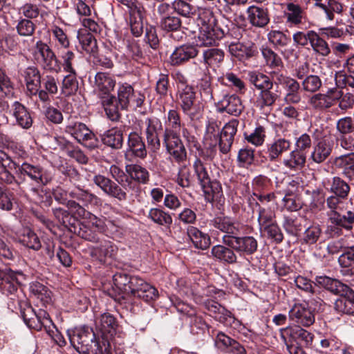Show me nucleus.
Masks as SVG:
<instances>
[{
    "mask_svg": "<svg viewBox=\"0 0 354 354\" xmlns=\"http://www.w3.org/2000/svg\"><path fill=\"white\" fill-rule=\"evenodd\" d=\"M313 51L321 57H328L331 50L328 42L316 32L313 40L310 42Z\"/></svg>",
    "mask_w": 354,
    "mask_h": 354,
    "instance_id": "nucleus-49",
    "label": "nucleus"
},
{
    "mask_svg": "<svg viewBox=\"0 0 354 354\" xmlns=\"http://www.w3.org/2000/svg\"><path fill=\"white\" fill-rule=\"evenodd\" d=\"M277 80L285 87L286 94L284 100L287 104H297L301 101L299 93L300 84L293 78L285 77L280 75L277 77Z\"/></svg>",
    "mask_w": 354,
    "mask_h": 354,
    "instance_id": "nucleus-25",
    "label": "nucleus"
},
{
    "mask_svg": "<svg viewBox=\"0 0 354 354\" xmlns=\"http://www.w3.org/2000/svg\"><path fill=\"white\" fill-rule=\"evenodd\" d=\"M145 97L140 91H135L129 84L124 83L119 86L118 90V100L122 110L129 107L136 109L141 107Z\"/></svg>",
    "mask_w": 354,
    "mask_h": 354,
    "instance_id": "nucleus-8",
    "label": "nucleus"
},
{
    "mask_svg": "<svg viewBox=\"0 0 354 354\" xmlns=\"http://www.w3.org/2000/svg\"><path fill=\"white\" fill-rule=\"evenodd\" d=\"M289 318L299 326L308 327L315 320V313L307 303H296L290 309Z\"/></svg>",
    "mask_w": 354,
    "mask_h": 354,
    "instance_id": "nucleus-14",
    "label": "nucleus"
},
{
    "mask_svg": "<svg viewBox=\"0 0 354 354\" xmlns=\"http://www.w3.org/2000/svg\"><path fill=\"white\" fill-rule=\"evenodd\" d=\"M282 225L285 231L293 236H297L302 230L301 221L297 217L284 216Z\"/></svg>",
    "mask_w": 354,
    "mask_h": 354,
    "instance_id": "nucleus-55",
    "label": "nucleus"
},
{
    "mask_svg": "<svg viewBox=\"0 0 354 354\" xmlns=\"http://www.w3.org/2000/svg\"><path fill=\"white\" fill-rule=\"evenodd\" d=\"M211 224L216 229L225 233L223 237L235 236L239 233V225L227 216H217L211 221Z\"/></svg>",
    "mask_w": 354,
    "mask_h": 354,
    "instance_id": "nucleus-27",
    "label": "nucleus"
},
{
    "mask_svg": "<svg viewBox=\"0 0 354 354\" xmlns=\"http://www.w3.org/2000/svg\"><path fill=\"white\" fill-rule=\"evenodd\" d=\"M33 57L36 62L46 71H57L59 64L57 57L50 46L41 41H37Z\"/></svg>",
    "mask_w": 354,
    "mask_h": 354,
    "instance_id": "nucleus-9",
    "label": "nucleus"
},
{
    "mask_svg": "<svg viewBox=\"0 0 354 354\" xmlns=\"http://www.w3.org/2000/svg\"><path fill=\"white\" fill-rule=\"evenodd\" d=\"M177 100L183 113L192 121L199 120L203 113V108L196 102V93L192 86L182 84L178 86Z\"/></svg>",
    "mask_w": 354,
    "mask_h": 354,
    "instance_id": "nucleus-4",
    "label": "nucleus"
},
{
    "mask_svg": "<svg viewBox=\"0 0 354 354\" xmlns=\"http://www.w3.org/2000/svg\"><path fill=\"white\" fill-rule=\"evenodd\" d=\"M189 1L186 0H174L171 3V8L178 15L185 18H191L195 15L196 9Z\"/></svg>",
    "mask_w": 354,
    "mask_h": 354,
    "instance_id": "nucleus-50",
    "label": "nucleus"
},
{
    "mask_svg": "<svg viewBox=\"0 0 354 354\" xmlns=\"http://www.w3.org/2000/svg\"><path fill=\"white\" fill-rule=\"evenodd\" d=\"M222 241L241 256L252 255L258 250V241L250 235L222 237Z\"/></svg>",
    "mask_w": 354,
    "mask_h": 354,
    "instance_id": "nucleus-7",
    "label": "nucleus"
},
{
    "mask_svg": "<svg viewBox=\"0 0 354 354\" xmlns=\"http://www.w3.org/2000/svg\"><path fill=\"white\" fill-rule=\"evenodd\" d=\"M268 41L277 48L287 46L291 41L289 36L280 30H272L268 33Z\"/></svg>",
    "mask_w": 354,
    "mask_h": 354,
    "instance_id": "nucleus-61",
    "label": "nucleus"
},
{
    "mask_svg": "<svg viewBox=\"0 0 354 354\" xmlns=\"http://www.w3.org/2000/svg\"><path fill=\"white\" fill-rule=\"evenodd\" d=\"M21 316L28 327L37 330H41L42 326L47 328L50 327V325H53L49 315L43 310H39L38 313H36L31 307H28L21 312Z\"/></svg>",
    "mask_w": 354,
    "mask_h": 354,
    "instance_id": "nucleus-17",
    "label": "nucleus"
},
{
    "mask_svg": "<svg viewBox=\"0 0 354 354\" xmlns=\"http://www.w3.org/2000/svg\"><path fill=\"white\" fill-rule=\"evenodd\" d=\"M77 142L89 149L97 145V139L94 133L84 123L78 121H68L64 129Z\"/></svg>",
    "mask_w": 354,
    "mask_h": 354,
    "instance_id": "nucleus-6",
    "label": "nucleus"
},
{
    "mask_svg": "<svg viewBox=\"0 0 354 354\" xmlns=\"http://www.w3.org/2000/svg\"><path fill=\"white\" fill-rule=\"evenodd\" d=\"M118 248L111 241L100 239L95 246L91 248V255L101 263H105L113 259L117 253Z\"/></svg>",
    "mask_w": 354,
    "mask_h": 354,
    "instance_id": "nucleus-19",
    "label": "nucleus"
},
{
    "mask_svg": "<svg viewBox=\"0 0 354 354\" xmlns=\"http://www.w3.org/2000/svg\"><path fill=\"white\" fill-rule=\"evenodd\" d=\"M80 43L84 50L90 55H95L98 50L97 40L91 33H82L78 37Z\"/></svg>",
    "mask_w": 354,
    "mask_h": 354,
    "instance_id": "nucleus-58",
    "label": "nucleus"
},
{
    "mask_svg": "<svg viewBox=\"0 0 354 354\" xmlns=\"http://www.w3.org/2000/svg\"><path fill=\"white\" fill-rule=\"evenodd\" d=\"M118 326L115 318L109 313L102 314L100 319V329L103 333L113 335Z\"/></svg>",
    "mask_w": 354,
    "mask_h": 354,
    "instance_id": "nucleus-62",
    "label": "nucleus"
},
{
    "mask_svg": "<svg viewBox=\"0 0 354 354\" xmlns=\"http://www.w3.org/2000/svg\"><path fill=\"white\" fill-rule=\"evenodd\" d=\"M203 305L205 309L209 312L210 315L219 322H225L231 316V313L229 310L214 300L206 299L203 301Z\"/></svg>",
    "mask_w": 354,
    "mask_h": 354,
    "instance_id": "nucleus-37",
    "label": "nucleus"
},
{
    "mask_svg": "<svg viewBox=\"0 0 354 354\" xmlns=\"http://www.w3.org/2000/svg\"><path fill=\"white\" fill-rule=\"evenodd\" d=\"M127 55L134 59H138L145 57L146 53L138 41L134 39H129L126 41Z\"/></svg>",
    "mask_w": 354,
    "mask_h": 354,
    "instance_id": "nucleus-64",
    "label": "nucleus"
},
{
    "mask_svg": "<svg viewBox=\"0 0 354 354\" xmlns=\"http://www.w3.org/2000/svg\"><path fill=\"white\" fill-rule=\"evenodd\" d=\"M129 153L140 158H145L147 155L145 142L142 137L136 132H131L128 136L125 156L127 157Z\"/></svg>",
    "mask_w": 354,
    "mask_h": 354,
    "instance_id": "nucleus-28",
    "label": "nucleus"
},
{
    "mask_svg": "<svg viewBox=\"0 0 354 354\" xmlns=\"http://www.w3.org/2000/svg\"><path fill=\"white\" fill-rule=\"evenodd\" d=\"M212 255L223 263L234 264L237 262L235 251L227 245H216L212 247Z\"/></svg>",
    "mask_w": 354,
    "mask_h": 354,
    "instance_id": "nucleus-38",
    "label": "nucleus"
},
{
    "mask_svg": "<svg viewBox=\"0 0 354 354\" xmlns=\"http://www.w3.org/2000/svg\"><path fill=\"white\" fill-rule=\"evenodd\" d=\"M182 26L181 19L175 15H169L160 19V26L166 32H178Z\"/></svg>",
    "mask_w": 354,
    "mask_h": 354,
    "instance_id": "nucleus-56",
    "label": "nucleus"
},
{
    "mask_svg": "<svg viewBox=\"0 0 354 354\" xmlns=\"http://www.w3.org/2000/svg\"><path fill=\"white\" fill-rule=\"evenodd\" d=\"M19 241L23 245L34 250H38L41 247L39 237L29 228L24 230Z\"/></svg>",
    "mask_w": 354,
    "mask_h": 354,
    "instance_id": "nucleus-51",
    "label": "nucleus"
},
{
    "mask_svg": "<svg viewBox=\"0 0 354 354\" xmlns=\"http://www.w3.org/2000/svg\"><path fill=\"white\" fill-rule=\"evenodd\" d=\"M102 142L113 149H120L123 145L122 131L117 127L106 131L102 135Z\"/></svg>",
    "mask_w": 354,
    "mask_h": 354,
    "instance_id": "nucleus-36",
    "label": "nucleus"
},
{
    "mask_svg": "<svg viewBox=\"0 0 354 354\" xmlns=\"http://www.w3.org/2000/svg\"><path fill=\"white\" fill-rule=\"evenodd\" d=\"M148 218L155 223L167 227H169L173 221L169 213L159 208H151L149 212Z\"/></svg>",
    "mask_w": 354,
    "mask_h": 354,
    "instance_id": "nucleus-52",
    "label": "nucleus"
},
{
    "mask_svg": "<svg viewBox=\"0 0 354 354\" xmlns=\"http://www.w3.org/2000/svg\"><path fill=\"white\" fill-rule=\"evenodd\" d=\"M291 142L285 138H277L267 145V158L271 162L278 160L283 153L290 150Z\"/></svg>",
    "mask_w": 354,
    "mask_h": 354,
    "instance_id": "nucleus-24",
    "label": "nucleus"
},
{
    "mask_svg": "<svg viewBox=\"0 0 354 354\" xmlns=\"http://www.w3.org/2000/svg\"><path fill=\"white\" fill-rule=\"evenodd\" d=\"M30 293L43 304H48L51 301V292L47 287L39 282H33L30 286Z\"/></svg>",
    "mask_w": 354,
    "mask_h": 354,
    "instance_id": "nucleus-54",
    "label": "nucleus"
},
{
    "mask_svg": "<svg viewBox=\"0 0 354 354\" xmlns=\"http://www.w3.org/2000/svg\"><path fill=\"white\" fill-rule=\"evenodd\" d=\"M115 86V80L109 73L98 72L95 76V86L102 95L109 94Z\"/></svg>",
    "mask_w": 354,
    "mask_h": 354,
    "instance_id": "nucleus-40",
    "label": "nucleus"
},
{
    "mask_svg": "<svg viewBox=\"0 0 354 354\" xmlns=\"http://www.w3.org/2000/svg\"><path fill=\"white\" fill-rule=\"evenodd\" d=\"M71 345L80 354H102V346L95 334L88 329H78L68 334Z\"/></svg>",
    "mask_w": 354,
    "mask_h": 354,
    "instance_id": "nucleus-5",
    "label": "nucleus"
},
{
    "mask_svg": "<svg viewBox=\"0 0 354 354\" xmlns=\"http://www.w3.org/2000/svg\"><path fill=\"white\" fill-rule=\"evenodd\" d=\"M230 55L241 62H245L257 56L258 51L254 44L251 42H232L228 46Z\"/></svg>",
    "mask_w": 354,
    "mask_h": 354,
    "instance_id": "nucleus-20",
    "label": "nucleus"
},
{
    "mask_svg": "<svg viewBox=\"0 0 354 354\" xmlns=\"http://www.w3.org/2000/svg\"><path fill=\"white\" fill-rule=\"evenodd\" d=\"M307 156L304 153L293 149L288 156L283 159L282 164L291 171H297L304 168L306 163Z\"/></svg>",
    "mask_w": 354,
    "mask_h": 354,
    "instance_id": "nucleus-35",
    "label": "nucleus"
},
{
    "mask_svg": "<svg viewBox=\"0 0 354 354\" xmlns=\"http://www.w3.org/2000/svg\"><path fill=\"white\" fill-rule=\"evenodd\" d=\"M337 145L350 152L332 157L330 160L331 168L354 182V136L341 135L337 139Z\"/></svg>",
    "mask_w": 354,
    "mask_h": 354,
    "instance_id": "nucleus-3",
    "label": "nucleus"
},
{
    "mask_svg": "<svg viewBox=\"0 0 354 354\" xmlns=\"http://www.w3.org/2000/svg\"><path fill=\"white\" fill-rule=\"evenodd\" d=\"M335 309L342 313L353 315L354 314V292L350 288L347 295L340 296L335 304Z\"/></svg>",
    "mask_w": 354,
    "mask_h": 354,
    "instance_id": "nucleus-42",
    "label": "nucleus"
},
{
    "mask_svg": "<svg viewBox=\"0 0 354 354\" xmlns=\"http://www.w3.org/2000/svg\"><path fill=\"white\" fill-rule=\"evenodd\" d=\"M109 173L112 178L118 182V184L120 185V187L126 192L135 190L138 188L137 184L130 180L127 174H126L125 172L117 165H111L109 168Z\"/></svg>",
    "mask_w": 354,
    "mask_h": 354,
    "instance_id": "nucleus-39",
    "label": "nucleus"
},
{
    "mask_svg": "<svg viewBox=\"0 0 354 354\" xmlns=\"http://www.w3.org/2000/svg\"><path fill=\"white\" fill-rule=\"evenodd\" d=\"M163 142L167 153L177 162H183L187 159V151L179 136L173 130L166 129L164 131Z\"/></svg>",
    "mask_w": 354,
    "mask_h": 354,
    "instance_id": "nucleus-10",
    "label": "nucleus"
},
{
    "mask_svg": "<svg viewBox=\"0 0 354 354\" xmlns=\"http://www.w3.org/2000/svg\"><path fill=\"white\" fill-rule=\"evenodd\" d=\"M93 182L107 196L119 201H124L127 199V192L111 179L103 175L97 174L93 176Z\"/></svg>",
    "mask_w": 354,
    "mask_h": 354,
    "instance_id": "nucleus-12",
    "label": "nucleus"
},
{
    "mask_svg": "<svg viewBox=\"0 0 354 354\" xmlns=\"http://www.w3.org/2000/svg\"><path fill=\"white\" fill-rule=\"evenodd\" d=\"M212 78L209 75L205 73L198 80L196 88L199 92L201 100L205 102H209L213 100Z\"/></svg>",
    "mask_w": 354,
    "mask_h": 354,
    "instance_id": "nucleus-45",
    "label": "nucleus"
},
{
    "mask_svg": "<svg viewBox=\"0 0 354 354\" xmlns=\"http://www.w3.org/2000/svg\"><path fill=\"white\" fill-rule=\"evenodd\" d=\"M283 17L286 24L289 28H299L306 19L305 12L301 6L292 2L286 3Z\"/></svg>",
    "mask_w": 354,
    "mask_h": 354,
    "instance_id": "nucleus-22",
    "label": "nucleus"
},
{
    "mask_svg": "<svg viewBox=\"0 0 354 354\" xmlns=\"http://www.w3.org/2000/svg\"><path fill=\"white\" fill-rule=\"evenodd\" d=\"M130 26L132 34L139 37L143 32L142 14L141 9L135 6L130 10Z\"/></svg>",
    "mask_w": 354,
    "mask_h": 354,
    "instance_id": "nucleus-47",
    "label": "nucleus"
},
{
    "mask_svg": "<svg viewBox=\"0 0 354 354\" xmlns=\"http://www.w3.org/2000/svg\"><path fill=\"white\" fill-rule=\"evenodd\" d=\"M187 234L194 247L198 249L206 250L211 244L209 236L202 232L197 227L189 226L187 229Z\"/></svg>",
    "mask_w": 354,
    "mask_h": 354,
    "instance_id": "nucleus-34",
    "label": "nucleus"
},
{
    "mask_svg": "<svg viewBox=\"0 0 354 354\" xmlns=\"http://www.w3.org/2000/svg\"><path fill=\"white\" fill-rule=\"evenodd\" d=\"M13 108V115L18 124L24 129H29L32 126V120L27 109L19 102H14Z\"/></svg>",
    "mask_w": 354,
    "mask_h": 354,
    "instance_id": "nucleus-43",
    "label": "nucleus"
},
{
    "mask_svg": "<svg viewBox=\"0 0 354 354\" xmlns=\"http://www.w3.org/2000/svg\"><path fill=\"white\" fill-rule=\"evenodd\" d=\"M279 97V95L277 92H274L272 89L261 91L257 98V105L261 109H263L266 107H270L274 104Z\"/></svg>",
    "mask_w": 354,
    "mask_h": 354,
    "instance_id": "nucleus-57",
    "label": "nucleus"
},
{
    "mask_svg": "<svg viewBox=\"0 0 354 354\" xmlns=\"http://www.w3.org/2000/svg\"><path fill=\"white\" fill-rule=\"evenodd\" d=\"M281 336L285 342H287L286 337L289 336L294 339L297 345L308 348L311 346L313 340V335L309 331L297 326L295 328L286 327L280 330Z\"/></svg>",
    "mask_w": 354,
    "mask_h": 354,
    "instance_id": "nucleus-18",
    "label": "nucleus"
},
{
    "mask_svg": "<svg viewBox=\"0 0 354 354\" xmlns=\"http://www.w3.org/2000/svg\"><path fill=\"white\" fill-rule=\"evenodd\" d=\"M351 190L350 185L339 176H334L330 187V192L339 196L346 199Z\"/></svg>",
    "mask_w": 354,
    "mask_h": 354,
    "instance_id": "nucleus-48",
    "label": "nucleus"
},
{
    "mask_svg": "<svg viewBox=\"0 0 354 354\" xmlns=\"http://www.w3.org/2000/svg\"><path fill=\"white\" fill-rule=\"evenodd\" d=\"M128 177L134 182L140 184H147L149 182L150 175L148 170L138 164H129L125 167Z\"/></svg>",
    "mask_w": 354,
    "mask_h": 354,
    "instance_id": "nucleus-33",
    "label": "nucleus"
},
{
    "mask_svg": "<svg viewBox=\"0 0 354 354\" xmlns=\"http://www.w3.org/2000/svg\"><path fill=\"white\" fill-rule=\"evenodd\" d=\"M218 109L221 112H226L230 115L237 116L243 110L241 98L236 95H226L218 102Z\"/></svg>",
    "mask_w": 354,
    "mask_h": 354,
    "instance_id": "nucleus-31",
    "label": "nucleus"
},
{
    "mask_svg": "<svg viewBox=\"0 0 354 354\" xmlns=\"http://www.w3.org/2000/svg\"><path fill=\"white\" fill-rule=\"evenodd\" d=\"M238 125L239 121L233 119L226 123L221 131L217 143L222 154H227L230 151L237 132Z\"/></svg>",
    "mask_w": 354,
    "mask_h": 354,
    "instance_id": "nucleus-16",
    "label": "nucleus"
},
{
    "mask_svg": "<svg viewBox=\"0 0 354 354\" xmlns=\"http://www.w3.org/2000/svg\"><path fill=\"white\" fill-rule=\"evenodd\" d=\"M245 139L252 145L259 147L265 142L266 137V128L263 126H257L250 134L244 133Z\"/></svg>",
    "mask_w": 354,
    "mask_h": 354,
    "instance_id": "nucleus-60",
    "label": "nucleus"
},
{
    "mask_svg": "<svg viewBox=\"0 0 354 354\" xmlns=\"http://www.w3.org/2000/svg\"><path fill=\"white\" fill-rule=\"evenodd\" d=\"M332 151L333 145L329 141L320 140L314 146L309 160L312 163L321 164L330 156Z\"/></svg>",
    "mask_w": 354,
    "mask_h": 354,
    "instance_id": "nucleus-32",
    "label": "nucleus"
},
{
    "mask_svg": "<svg viewBox=\"0 0 354 354\" xmlns=\"http://www.w3.org/2000/svg\"><path fill=\"white\" fill-rule=\"evenodd\" d=\"M224 57L225 53L220 48H212L203 52V63L206 70L208 67L218 66L223 62Z\"/></svg>",
    "mask_w": 354,
    "mask_h": 354,
    "instance_id": "nucleus-41",
    "label": "nucleus"
},
{
    "mask_svg": "<svg viewBox=\"0 0 354 354\" xmlns=\"http://www.w3.org/2000/svg\"><path fill=\"white\" fill-rule=\"evenodd\" d=\"M120 109L118 100L115 96H111L107 100L105 104L104 111L107 117L113 122H118L121 118L120 113Z\"/></svg>",
    "mask_w": 354,
    "mask_h": 354,
    "instance_id": "nucleus-59",
    "label": "nucleus"
},
{
    "mask_svg": "<svg viewBox=\"0 0 354 354\" xmlns=\"http://www.w3.org/2000/svg\"><path fill=\"white\" fill-rule=\"evenodd\" d=\"M27 91L30 95H36L37 87H41V80L39 70L35 66H28L22 73Z\"/></svg>",
    "mask_w": 354,
    "mask_h": 354,
    "instance_id": "nucleus-29",
    "label": "nucleus"
},
{
    "mask_svg": "<svg viewBox=\"0 0 354 354\" xmlns=\"http://www.w3.org/2000/svg\"><path fill=\"white\" fill-rule=\"evenodd\" d=\"M133 275H130L124 272H117L113 276V281L114 286L120 291V293L129 296L131 283Z\"/></svg>",
    "mask_w": 354,
    "mask_h": 354,
    "instance_id": "nucleus-46",
    "label": "nucleus"
},
{
    "mask_svg": "<svg viewBox=\"0 0 354 354\" xmlns=\"http://www.w3.org/2000/svg\"><path fill=\"white\" fill-rule=\"evenodd\" d=\"M62 81V90L64 95H71L78 90V82L76 78V71L68 72Z\"/></svg>",
    "mask_w": 354,
    "mask_h": 354,
    "instance_id": "nucleus-63",
    "label": "nucleus"
},
{
    "mask_svg": "<svg viewBox=\"0 0 354 354\" xmlns=\"http://www.w3.org/2000/svg\"><path fill=\"white\" fill-rule=\"evenodd\" d=\"M17 184L25 194H37L39 189L51 180L47 171L39 164L28 162L18 165Z\"/></svg>",
    "mask_w": 354,
    "mask_h": 354,
    "instance_id": "nucleus-2",
    "label": "nucleus"
},
{
    "mask_svg": "<svg viewBox=\"0 0 354 354\" xmlns=\"http://www.w3.org/2000/svg\"><path fill=\"white\" fill-rule=\"evenodd\" d=\"M248 20L255 27L263 28L270 23L269 10L266 8L257 6H250L246 10Z\"/></svg>",
    "mask_w": 354,
    "mask_h": 354,
    "instance_id": "nucleus-23",
    "label": "nucleus"
},
{
    "mask_svg": "<svg viewBox=\"0 0 354 354\" xmlns=\"http://www.w3.org/2000/svg\"><path fill=\"white\" fill-rule=\"evenodd\" d=\"M54 199L59 204L65 205L75 217L86 218L91 213L86 210L89 206H98L100 198L95 194L80 186L71 190L57 187L52 192Z\"/></svg>",
    "mask_w": 354,
    "mask_h": 354,
    "instance_id": "nucleus-1",
    "label": "nucleus"
},
{
    "mask_svg": "<svg viewBox=\"0 0 354 354\" xmlns=\"http://www.w3.org/2000/svg\"><path fill=\"white\" fill-rule=\"evenodd\" d=\"M315 280L317 283L334 295L344 296L350 291V288L347 285L335 279L319 276L317 277Z\"/></svg>",
    "mask_w": 354,
    "mask_h": 354,
    "instance_id": "nucleus-30",
    "label": "nucleus"
},
{
    "mask_svg": "<svg viewBox=\"0 0 354 354\" xmlns=\"http://www.w3.org/2000/svg\"><path fill=\"white\" fill-rule=\"evenodd\" d=\"M249 81L257 89L263 91L267 89H272L274 84L272 80L266 75L260 72H250L248 74Z\"/></svg>",
    "mask_w": 354,
    "mask_h": 354,
    "instance_id": "nucleus-44",
    "label": "nucleus"
},
{
    "mask_svg": "<svg viewBox=\"0 0 354 354\" xmlns=\"http://www.w3.org/2000/svg\"><path fill=\"white\" fill-rule=\"evenodd\" d=\"M129 296H133L149 302L158 297V290L143 279L133 275L131 283Z\"/></svg>",
    "mask_w": 354,
    "mask_h": 354,
    "instance_id": "nucleus-15",
    "label": "nucleus"
},
{
    "mask_svg": "<svg viewBox=\"0 0 354 354\" xmlns=\"http://www.w3.org/2000/svg\"><path fill=\"white\" fill-rule=\"evenodd\" d=\"M219 127L216 122L209 121L206 125L205 134L204 136V145L207 148V157L209 159L214 158L216 153V145L220 135Z\"/></svg>",
    "mask_w": 354,
    "mask_h": 354,
    "instance_id": "nucleus-21",
    "label": "nucleus"
},
{
    "mask_svg": "<svg viewBox=\"0 0 354 354\" xmlns=\"http://www.w3.org/2000/svg\"><path fill=\"white\" fill-rule=\"evenodd\" d=\"M328 221L331 225L328 226V230L333 235H339L341 228L351 231L354 225V209L347 210L343 214L330 213L328 214Z\"/></svg>",
    "mask_w": 354,
    "mask_h": 354,
    "instance_id": "nucleus-13",
    "label": "nucleus"
},
{
    "mask_svg": "<svg viewBox=\"0 0 354 354\" xmlns=\"http://www.w3.org/2000/svg\"><path fill=\"white\" fill-rule=\"evenodd\" d=\"M225 35V30L218 25H205L201 28L196 41L200 47L217 46Z\"/></svg>",
    "mask_w": 354,
    "mask_h": 354,
    "instance_id": "nucleus-11",
    "label": "nucleus"
},
{
    "mask_svg": "<svg viewBox=\"0 0 354 354\" xmlns=\"http://www.w3.org/2000/svg\"><path fill=\"white\" fill-rule=\"evenodd\" d=\"M198 54V50L196 46L183 44L175 48L170 56V62L173 66H179L196 57Z\"/></svg>",
    "mask_w": 354,
    "mask_h": 354,
    "instance_id": "nucleus-26",
    "label": "nucleus"
},
{
    "mask_svg": "<svg viewBox=\"0 0 354 354\" xmlns=\"http://www.w3.org/2000/svg\"><path fill=\"white\" fill-rule=\"evenodd\" d=\"M201 186L209 201L217 199L222 194L221 185L217 180H212L210 178L207 184H202Z\"/></svg>",
    "mask_w": 354,
    "mask_h": 354,
    "instance_id": "nucleus-53",
    "label": "nucleus"
}]
</instances>
